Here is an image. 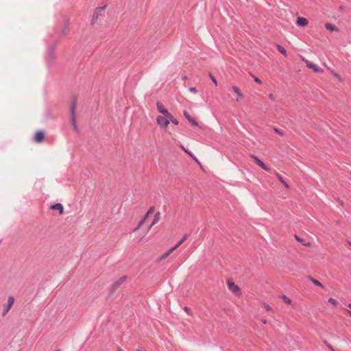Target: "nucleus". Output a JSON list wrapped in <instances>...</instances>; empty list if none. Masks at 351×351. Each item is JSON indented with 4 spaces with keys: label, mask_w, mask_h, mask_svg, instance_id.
I'll use <instances>...</instances> for the list:
<instances>
[{
    "label": "nucleus",
    "mask_w": 351,
    "mask_h": 351,
    "mask_svg": "<svg viewBox=\"0 0 351 351\" xmlns=\"http://www.w3.org/2000/svg\"><path fill=\"white\" fill-rule=\"evenodd\" d=\"M328 347L330 349H332L331 346L328 345Z\"/></svg>",
    "instance_id": "40"
},
{
    "label": "nucleus",
    "mask_w": 351,
    "mask_h": 351,
    "mask_svg": "<svg viewBox=\"0 0 351 351\" xmlns=\"http://www.w3.org/2000/svg\"><path fill=\"white\" fill-rule=\"evenodd\" d=\"M295 239H296L298 241H301V239H300L297 235H295Z\"/></svg>",
    "instance_id": "35"
},
{
    "label": "nucleus",
    "mask_w": 351,
    "mask_h": 351,
    "mask_svg": "<svg viewBox=\"0 0 351 351\" xmlns=\"http://www.w3.org/2000/svg\"><path fill=\"white\" fill-rule=\"evenodd\" d=\"M184 115L193 125H197V122L193 119L186 111L184 112Z\"/></svg>",
    "instance_id": "16"
},
{
    "label": "nucleus",
    "mask_w": 351,
    "mask_h": 351,
    "mask_svg": "<svg viewBox=\"0 0 351 351\" xmlns=\"http://www.w3.org/2000/svg\"><path fill=\"white\" fill-rule=\"evenodd\" d=\"M187 239V234H184L183 237L172 247H171V251L176 250L178 247H180Z\"/></svg>",
    "instance_id": "10"
},
{
    "label": "nucleus",
    "mask_w": 351,
    "mask_h": 351,
    "mask_svg": "<svg viewBox=\"0 0 351 351\" xmlns=\"http://www.w3.org/2000/svg\"><path fill=\"white\" fill-rule=\"evenodd\" d=\"M14 302V297L13 296H9L8 298V304L4 307L3 313H2V315L3 317L5 316V315L8 313V311L11 308L12 306L13 305Z\"/></svg>",
    "instance_id": "4"
},
{
    "label": "nucleus",
    "mask_w": 351,
    "mask_h": 351,
    "mask_svg": "<svg viewBox=\"0 0 351 351\" xmlns=\"http://www.w3.org/2000/svg\"><path fill=\"white\" fill-rule=\"evenodd\" d=\"M228 286L229 289L233 293H236L240 291L239 287L232 282H228Z\"/></svg>",
    "instance_id": "9"
},
{
    "label": "nucleus",
    "mask_w": 351,
    "mask_h": 351,
    "mask_svg": "<svg viewBox=\"0 0 351 351\" xmlns=\"http://www.w3.org/2000/svg\"><path fill=\"white\" fill-rule=\"evenodd\" d=\"M56 351H60V350H57Z\"/></svg>",
    "instance_id": "41"
},
{
    "label": "nucleus",
    "mask_w": 351,
    "mask_h": 351,
    "mask_svg": "<svg viewBox=\"0 0 351 351\" xmlns=\"http://www.w3.org/2000/svg\"><path fill=\"white\" fill-rule=\"evenodd\" d=\"M184 311H185L187 313H189V311H190V308H189V307H187V306H185V307L184 308Z\"/></svg>",
    "instance_id": "33"
},
{
    "label": "nucleus",
    "mask_w": 351,
    "mask_h": 351,
    "mask_svg": "<svg viewBox=\"0 0 351 351\" xmlns=\"http://www.w3.org/2000/svg\"><path fill=\"white\" fill-rule=\"evenodd\" d=\"M126 276H123L121 278H119L117 281L113 283L112 288L113 289H116L121 284H122L126 279Z\"/></svg>",
    "instance_id": "13"
},
{
    "label": "nucleus",
    "mask_w": 351,
    "mask_h": 351,
    "mask_svg": "<svg viewBox=\"0 0 351 351\" xmlns=\"http://www.w3.org/2000/svg\"><path fill=\"white\" fill-rule=\"evenodd\" d=\"M44 138V133L41 131H38L36 133L34 139L36 143H41L43 141Z\"/></svg>",
    "instance_id": "7"
},
{
    "label": "nucleus",
    "mask_w": 351,
    "mask_h": 351,
    "mask_svg": "<svg viewBox=\"0 0 351 351\" xmlns=\"http://www.w3.org/2000/svg\"><path fill=\"white\" fill-rule=\"evenodd\" d=\"M325 27H326V28L327 29H329V30H330V31H332V32H333V31H337V28H335V27L332 24H330V23H326Z\"/></svg>",
    "instance_id": "20"
},
{
    "label": "nucleus",
    "mask_w": 351,
    "mask_h": 351,
    "mask_svg": "<svg viewBox=\"0 0 351 351\" xmlns=\"http://www.w3.org/2000/svg\"><path fill=\"white\" fill-rule=\"evenodd\" d=\"M77 100L75 98H73L72 100V104L70 110V121L71 122V125L75 130H77V123L75 118V108H76Z\"/></svg>",
    "instance_id": "1"
},
{
    "label": "nucleus",
    "mask_w": 351,
    "mask_h": 351,
    "mask_svg": "<svg viewBox=\"0 0 351 351\" xmlns=\"http://www.w3.org/2000/svg\"><path fill=\"white\" fill-rule=\"evenodd\" d=\"M182 80H183L184 81L186 80H187V77H186V76H184V77H182Z\"/></svg>",
    "instance_id": "36"
},
{
    "label": "nucleus",
    "mask_w": 351,
    "mask_h": 351,
    "mask_svg": "<svg viewBox=\"0 0 351 351\" xmlns=\"http://www.w3.org/2000/svg\"><path fill=\"white\" fill-rule=\"evenodd\" d=\"M274 130L275 132L277 133L278 134H279L280 136L283 135V132L280 130H279L276 128H275Z\"/></svg>",
    "instance_id": "28"
},
{
    "label": "nucleus",
    "mask_w": 351,
    "mask_h": 351,
    "mask_svg": "<svg viewBox=\"0 0 351 351\" xmlns=\"http://www.w3.org/2000/svg\"><path fill=\"white\" fill-rule=\"evenodd\" d=\"M348 312L349 313V315H350V316L351 317V311H348Z\"/></svg>",
    "instance_id": "39"
},
{
    "label": "nucleus",
    "mask_w": 351,
    "mask_h": 351,
    "mask_svg": "<svg viewBox=\"0 0 351 351\" xmlns=\"http://www.w3.org/2000/svg\"><path fill=\"white\" fill-rule=\"evenodd\" d=\"M283 301L286 303V304H291V300L290 298H289L288 297H287L285 295H281L280 297Z\"/></svg>",
    "instance_id": "21"
},
{
    "label": "nucleus",
    "mask_w": 351,
    "mask_h": 351,
    "mask_svg": "<svg viewBox=\"0 0 351 351\" xmlns=\"http://www.w3.org/2000/svg\"><path fill=\"white\" fill-rule=\"evenodd\" d=\"M252 158H254L256 163L261 167L263 169L270 171V168H269L262 160H261L258 157L255 156H252Z\"/></svg>",
    "instance_id": "6"
},
{
    "label": "nucleus",
    "mask_w": 351,
    "mask_h": 351,
    "mask_svg": "<svg viewBox=\"0 0 351 351\" xmlns=\"http://www.w3.org/2000/svg\"><path fill=\"white\" fill-rule=\"evenodd\" d=\"M265 307L267 311L271 310V308L268 304H265Z\"/></svg>",
    "instance_id": "32"
},
{
    "label": "nucleus",
    "mask_w": 351,
    "mask_h": 351,
    "mask_svg": "<svg viewBox=\"0 0 351 351\" xmlns=\"http://www.w3.org/2000/svg\"><path fill=\"white\" fill-rule=\"evenodd\" d=\"M254 81L258 84H261V82H262L261 80L257 77H254Z\"/></svg>",
    "instance_id": "31"
},
{
    "label": "nucleus",
    "mask_w": 351,
    "mask_h": 351,
    "mask_svg": "<svg viewBox=\"0 0 351 351\" xmlns=\"http://www.w3.org/2000/svg\"><path fill=\"white\" fill-rule=\"evenodd\" d=\"M328 302L333 304L334 306H336L337 304V302L332 298H330L328 299Z\"/></svg>",
    "instance_id": "25"
},
{
    "label": "nucleus",
    "mask_w": 351,
    "mask_h": 351,
    "mask_svg": "<svg viewBox=\"0 0 351 351\" xmlns=\"http://www.w3.org/2000/svg\"><path fill=\"white\" fill-rule=\"evenodd\" d=\"M51 208L53 210H58L60 213H63V206L60 203H56L51 206Z\"/></svg>",
    "instance_id": "15"
},
{
    "label": "nucleus",
    "mask_w": 351,
    "mask_h": 351,
    "mask_svg": "<svg viewBox=\"0 0 351 351\" xmlns=\"http://www.w3.org/2000/svg\"><path fill=\"white\" fill-rule=\"evenodd\" d=\"M297 24L302 27H305L308 25V20L303 17H298L297 19Z\"/></svg>",
    "instance_id": "12"
},
{
    "label": "nucleus",
    "mask_w": 351,
    "mask_h": 351,
    "mask_svg": "<svg viewBox=\"0 0 351 351\" xmlns=\"http://www.w3.org/2000/svg\"><path fill=\"white\" fill-rule=\"evenodd\" d=\"M106 8V5L102 6V7H98L97 8L93 13V18L91 20V25H94L97 23L99 20L103 16V15L101 14V12L104 11Z\"/></svg>",
    "instance_id": "2"
},
{
    "label": "nucleus",
    "mask_w": 351,
    "mask_h": 351,
    "mask_svg": "<svg viewBox=\"0 0 351 351\" xmlns=\"http://www.w3.org/2000/svg\"><path fill=\"white\" fill-rule=\"evenodd\" d=\"M212 82L215 84V86H217V80L215 79V77L210 73L209 75Z\"/></svg>",
    "instance_id": "26"
},
{
    "label": "nucleus",
    "mask_w": 351,
    "mask_h": 351,
    "mask_svg": "<svg viewBox=\"0 0 351 351\" xmlns=\"http://www.w3.org/2000/svg\"><path fill=\"white\" fill-rule=\"evenodd\" d=\"M164 116L166 119H169V123L171 121L172 119H173V117L169 111L167 112V113L165 114Z\"/></svg>",
    "instance_id": "22"
},
{
    "label": "nucleus",
    "mask_w": 351,
    "mask_h": 351,
    "mask_svg": "<svg viewBox=\"0 0 351 351\" xmlns=\"http://www.w3.org/2000/svg\"><path fill=\"white\" fill-rule=\"evenodd\" d=\"M348 306L351 308V303L348 304Z\"/></svg>",
    "instance_id": "37"
},
{
    "label": "nucleus",
    "mask_w": 351,
    "mask_h": 351,
    "mask_svg": "<svg viewBox=\"0 0 351 351\" xmlns=\"http://www.w3.org/2000/svg\"><path fill=\"white\" fill-rule=\"evenodd\" d=\"M154 207H153V206L150 207L149 208V210H147V213L145 215L144 217L140 221L138 226L134 229V230H138L142 226V225L145 223V221L147 220V219L148 218L149 215L152 214L154 213Z\"/></svg>",
    "instance_id": "5"
},
{
    "label": "nucleus",
    "mask_w": 351,
    "mask_h": 351,
    "mask_svg": "<svg viewBox=\"0 0 351 351\" xmlns=\"http://www.w3.org/2000/svg\"><path fill=\"white\" fill-rule=\"evenodd\" d=\"M232 90L238 95V97L237 98V101H240L241 99H242L243 98V95L242 94V93L241 92V90H239V88L237 86H233Z\"/></svg>",
    "instance_id": "11"
},
{
    "label": "nucleus",
    "mask_w": 351,
    "mask_h": 351,
    "mask_svg": "<svg viewBox=\"0 0 351 351\" xmlns=\"http://www.w3.org/2000/svg\"><path fill=\"white\" fill-rule=\"evenodd\" d=\"M157 124L161 128H166L169 125V119L162 116H158L156 118Z\"/></svg>",
    "instance_id": "3"
},
{
    "label": "nucleus",
    "mask_w": 351,
    "mask_h": 351,
    "mask_svg": "<svg viewBox=\"0 0 351 351\" xmlns=\"http://www.w3.org/2000/svg\"><path fill=\"white\" fill-rule=\"evenodd\" d=\"M173 251H171V248L166 252L162 256H161V258L164 259V258H167L170 254H171Z\"/></svg>",
    "instance_id": "23"
},
{
    "label": "nucleus",
    "mask_w": 351,
    "mask_h": 351,
    "mask_svg": "<svg viewBox=\"0 0 351 351\" xmlns=\"http://www.w3.org/2000/svg\"><path fill=\"white\" fill-rule=\"evenodd\" d=\"M156 107H157V110H158V111L160 113L162 114L163 115H164L165 114L167 113V112H168V110H167V109H166V108L164 107V106L162 105V103H160V101H158V102L156 103Z\"/></svg>",
    "instance_id": "8"
},
{
    "label": "nucleus",
    "mask_w": 351,
    "mask_h": 351,
    "mask_svg": "<svg viewBox=\"0 0 351 351\" xmlns=\"http://www.w3.org/2000/svg\"><path fill=\"white\" fill-rule=\"evenodd\" d=\"M332 74H333V75H334L336 78H337L339 81H342V78H341V77L340 76V75H339L338 73H335V72H334V71H332Z\"/></svg>",
    "instance_id": "27"
},
{
    "label": "nucleus",
    "mask_w": 351,
    "mask_h": 351,
    "mask_svg": "<svg viewBox=\"0 0 351 351\" xmlns=\"http://www.w3.org/2000/svg\"><path fill=\"white\" fill-rule=\"evenodd\" d=\"M306 65L308 68L312 69L315 72H319L321 71V69L317 65L311 62H308Z\"/></svg>",
    "instance_id": "18"
},
{
    "label": "nucleus",
    "mask_w": 351,
    "mask_h": 351,
    "mask_svg": "<svg viewBox=\"0 0 351 351\" xmlns=\"http://www.w3.org/2000/svg\"><path fill=\"white\" fill-rule=\"evenodd\" d=\"M262 322H263V324H266V322H266V320H262Z\"/></svg>",
    "instance_id": "38"
},
{
    "label": "nucleus",
    "mask_w": 351,
    "mask_h": 351,
    "mask_svg": "<svg viewBox=\"0 0 351 351\" xmlns=\"http://www.w3.org/2000/svg\"><path fill=\"white\" fill-rule=\"evenodd\" d=\"M189 91L191 92V93H196L197 92V90L195 87H191L189 88Z\"/></svg>",
    "instance_id": "29"
},
{
    "label": "nucleus",
    "mask_w": 351,
    "mask_h": 351,
    "mask_svg": "<svg viewBox=\"0 0 351 351\" xmlns=\"http://www.w3.org/2000/svg\"><path fill=\"white\" fill-rule=\"evenodd\" d=\"M160 219V213L159 212L156 213L154 215L153 221L152 222L151 225L149 226V229H150L152 226H153L154 225L157 223L159 221Z\"/></svg>",
    "instance_id": "14"
},
{
    "label": "nucleus",
    "mask_w": 351,
    "mask_h": 351,
    "mask_svg": "<svg viewBox=\"0 0 351 351\" xmlns=\"http://www.w3.org/2000/svg\"><path fill=\"white\" fill-rule=\"evenodd\" d=\"M171 122L172 123H173L174 125H178V123H179L178 121L175 118L172 119Z\"/></svg>",
    "instance_id": "30"
},
{
    "label": "nucleus",
    "mask_w": 351,
    "mask_h": 351,
    "mask_svg": "<svg viewBox=\"0 0 351 351\" xmlns=\"http://www.w3.org/2000/svg\"><path fill=\"white\" fill-rule=\"evenodd\" d=\"M277 49L278 50V51L280 53H281L282 54L286 56L287 55V51H286V49L282 47L281 45H277Z\"/></svg>",
    "instance_id": "19"
},
{
    "label": "nucleus",
    "mask_w": 351,
    "mask_h": 351,
    "mask_svg": "<svg viewBox=\"0 0 351 351\" xmlns=\"http://www.w3.org/2000/svg\"><path fill=\"white\" fill-rule=\"evenodd\" d=\"M278 178L279 180H280V182L284 184V186H285L286 188H287V189H288V188L289 187V185H288V184H287L286 182H285V181H284V180L282 179V178L280 176H279V175H278Z\"/></svg>",
    "instance_id": "24"
},
{
    "label": "nucleus",
    "mask_w": 351,
    "mask_h": 351,
    "mask_svg": "<svg viewBox=\"0 0 351 351\" xmlns=\"http://www.w3.org/2000/svg\"><path fill=\"white\" fill-rule=\"evenodd\" d=\"M308 280L310 281H311L315 285L317 286V287H319L321 288H324V286L323 285L319 282L317 280L313 278V277L311 276H308Z\"/></svg>",
    "instance_id": "17"
},
{
    "label": "nucleus",
    "mask_w": 351,
    "mask_h": 351,
    "mask_svg": "<svg viewBox=\"0 0 351 351\" xmlns=\"http://www.w3.org/2000/svg\"><path fill=\"white\" fill-rule=\"evenodd\" d=\"M269 99H271L272 100L274 99V95L272 94H269Z\"/></svg>",
    "instance_id": "34"
}]
</instances>
